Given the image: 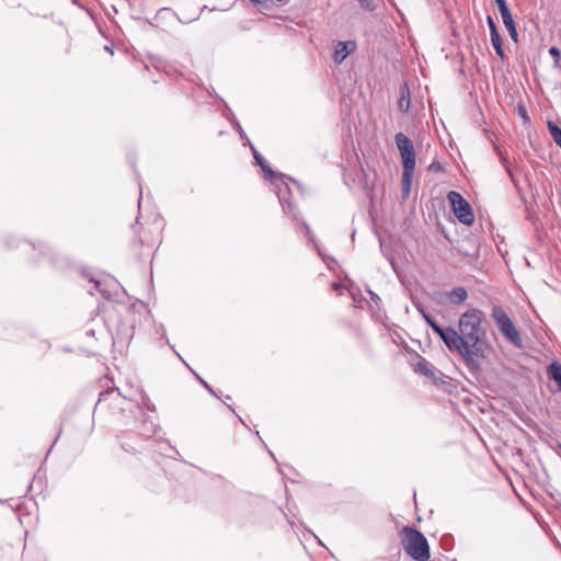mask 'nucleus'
Listing matches in <instances>:
<instances>
[{"instance_id": "12", "label": "nucleus", "mask_w": 561, "mask_h": 561, "mask_svg": "<svg viewBox=\"0 0 561 561\" xmlns=\"http://www.w3.org/2000/svg\"><path fill=\"white\" fill-rule=\"evenodd\" d=\"M467 297L468 293L463 287H456L448 294L450 302L456 305L463 302Z\"/></svg>"}, {"instance_id": "16", "label": "nucleus", "mask_w": 561, "mask_h": 561, "mask_svg": "<svg viewBox=\"0 0 561 561\" xmlns=\"http://www.w3.org/2000/svg\"><path fill=\"white\" fill-rule=\"evenodd\" d=\"M83 276L85 278L89 279V282L93 283L94 284V288L101 293L103 295L104 298L106 299H110L111 298V295L107 290H105L103 287H102V283L98 279H95L94 277L90 276L88 273H83Z\"/></svg>"}, {"instance_id": "5", "label": "nucleus", "mask_w": 561, "mask_h": 561, "mask_svg": "<svg viewBox=\"0 0 561 561\" xmlns=\"http://www.w3.org/2000/svg\"><path fill=\"white\" fill-rule=\"evenodd\" d=\"M447 198L457 219L463 225H472L474 221V215L470 204L463 198V196L456 191H450Z\"/></svg>"}, {"instance_id": "18", "label": "nucleus", "mask_w": 561, "mask_h": 561, "mask_svg": "<svg viewBox=\"0 0 561 561\" xmlns=\"http://www.w3.org/2000/svg\"><path fill=\"white\" fill-rule=\"evenodd\" d=\"M417 367L419 370L426 376H431L433 374L432 365L425 358H421V360L417 363Z\"/></svg>"}, {"instance_id": "13", "label": "nucleus", "mask_w": 561, "mask_h": 561, "mask_svg": "<svg viewBox=\"0 0 561 561\" xmlns=\"http://www.w3.org/2000/svg\"><path fill=\"white\" fill-rule=\"evenodd\" d=\"M548 371L550 378L557 383L559 390L561 391V365L557 362H553L549 365Z\"/></svg>"}, {"instance_id": "10", "label": "nucleus", "mask_w": 561, "mask_h": 561, "mask_svg": "<svg viewBox=\"0 0 561 561\" xmlns=\"http://www.w3.org/2000/svg\"><path fill=\"white\" fill-rule=\"evenodd\" d=\"M356 48V43L353 41L339 42L334 48L333 60L336 64H342L344 59Z\"/></svg>"}, {"instance_id": "20", "label": "nucleus", "mask_w": 561, "mask_h": 561, "mask_svg": "<svg viewBox=\"0 0 561 561\" xmlns=\"http://www.w3.org/2000/svg\"><path fill=\"white\" fill-rule=\"evenodd\" d=\"M549 54L556 58V61H558V59H559V58H560V56H561V53H560L559 48H558V47H556V46H552V47L549 49Z\"/></svg>"}, {"instance_id": "9", "label": "nucleus", "mask_w": 561, "mask_h": 561, "mask_svg": "<svg viewBox=\"0 0 561 561\" xmlns=\"http://www.w3.org/2000/svg\"><path fill=\"white\" fill-rule=\"evenodd\" d=\"M486 23L490 28L491 43L493 48L495 49L496 55L504 60L506 58L505 51L502 46V39L499 34L496 24L491 15L486 16Z\"/></svg>"}, {"instance_id": "14", "label": "nucleus", "mask_w": 561, "mask_h": 561, "mask_svg": "<svg viewBox=\"0 0 561 561\" xmlns=\"http://www.w3.org/2000/svg\"><path fill=\"white\" fill-rule=\"evenodd\" d=\"M414 170H403L402 171V192L404 195H409L411 191V183L413 178Z\"/></svg>"}, {"instance_id": "15", "label": "nucleus", "mask_w": 561, "mask_h": 561, "mask_svg": "<svg viewBox=\"0 0 561 561\" xmlns=\"http://www.w3.org/2000/svg\"><path fill=\"white\" fill-rule=\"evenodd\" d=\"M547 127L554 142L561 148V128L552 121H548Z\"/></svg>"}, {"instance_id": "24", "label": "nucleus", "mask_w": 561, "mask_h": 561, "mask_svg": "<svg viewBox=\"0 0 561 561\" xmlns=\"http://www.w3.org/2000/svg\"><path fill=\"white\" fill-rule=\"evenodd\" d=\"M502 162H503V165L505 167L507 173L510 175H512V172H511V169H510V165H508V161H507V159L505 157H502Z\"/></svg>"}, {"instance_id": "23", "label": "nucleus", "mask_w": 561, "mask_h": 561, "mask_svg": "<svg viewBox=\"0 0 561 561\" xmlns=\"http://www.w3.org/2000/svg\"><path fill=\"white\" fill-rule=\"evenodd\" d=\"M431 171H438L442 169L440 164L438 162H433L430 164V168H428Z\"/></svg>"}, {"instance_id": "29", "label": "nucleus", "mask_w": 561, "mask_h": 561, "mask_svg": "<svg viewBox=\"0 0 561 561\" xmlns=\"http://www.w3.org/2000/svg\"><path fill=\"white\" fill-rule=\"evenodd\" d=\"M34 481H35V476L32 478V482H31V484L28 485V491H31V489H32V484H33V482H34Z\"/></svg>"}, {"instance_id": "17", "label": "nucleus", "mask_w": 561, "mask_h": 561, "mask_svg": "<svg viewBox=\"0 0 561 561\" xmlns=\"http://www.w3.org/2000/svg\"><path fill=\"white\" fill-rule=\"evenodd\" d=\"M12 507H13V510L16 511L18 517L20 519V523L23 525L24 524V518L30 517V512L26 508V504L25 503H19L15 506H12Z\"/></svg>"}, {"instance_id": "6", "label": "nucleus", "mask_w": 561, "mask_h": 561, "mask_svg": "<svg viewBox=\"0 0 561 561\" xmlns=\"http://www.w3.org/2000/svg\"><path fill=\"white\" fill-rule=\"evenodd\" d=\"M394 140L401 156L403 170H415V150L412 140L403 133H398Z\"/></svg>"}, {"instance_id": "28", "label": "nucleus", "mask_w": 561, "mask_h": 561, "mask_svg": "<svg viewBox=\"0 0 561 561\" xmlns=\"http://www.w3.org/2000/svg\"><path fill=\"white\" fill-rule=\"evenodd\" d=\"M85 334L88 336H94V330L90 329V330H87Z\"/></svg>"}, {"instance_id": "27", "label": "nucleus", "mask_w": 561, "mask_h": 561, "mask_svg": "<svg viewBox=\"0 0 561 561\" xmlns=\"http://www.w3.org/2000/svg\"><path fill=\"white\" fill-rule=\"evenodd\" d=\"M369 295H370V298H371V300H373V301H375V302H376L377 300H379V297H378V295H377V294H375V293H373V291H369Z\"/></svg>"}, {"instance_id": "2", "label": "nucleus", "mask_w": 561, "mask_h": 561, "mask_svg": "<svg viewBox=\"0 0 561 561\" xmlns=\"http://www.w3.org/2000/svg\"><path fill=\"white\" fill-rule=\"evenodd\" d=\"M251 149H252L253 157H254L256 163L261 167L265 176H267L272 183L277 185V187H278L277 195H278L279 203L283 206L284 211L286 214L295 217V214H294L295 207L289 199L291 192L288 186L287 180L291 181L297 186H298V183L285 174L274 172L270 168V165L267 164L265 159L256 151V149L253 146L251 147Z\"/></svg>"}, {"instance_id": "4", "label": "nucleus", "mask_w": 561, "mask_h": 561, "mask_svg": "<svg viewBox=\"0 0 561 561\" xmlns=\"http://www.w3.org/2000/svg\"><path fill=\"white\" fill-rule=\"evenodd\" d=\"M491 318L495 322L499 331L501 332L505 341H507L517 348L523 347V340L519 331L516 329L512 319L508 317L506 311L501 306L492 307Z\"/></svg>"}, {"instance_id": "25", "label": "nucleus", "mask_w": 561, "mask_h": 561, "mask_svg": "<svg viewBox=\"0 0 561 561\" xmlns=\"http://www.w3.org/2000/svg\"><path fill=\"white\" fill-rule=\"evenodd\" d=\"M198 379L201 380V382L203 383V386L210 392V393H214V390L210 388V386L204 381L202 378L198 377Z\"/></svg>"}, {"instance_id": "19", "label": "nucleus", "mask_w": 561, "mask_h": 561, "mask_svg": "<svg viewBox=\"0 0 561 561\" xmlns=\"http://www.w3.org/2000/svg\"><path fill=\"white\" fill-rule=\"evenodd\" d=\"M360 7L365 10L373 11L375 10V4L373 0H357Z\"/></svg>"}, {"instance_id": "21", "label": "nucleus", "mask_w": 561, "mask_h": 561, "mask_svg": "<svg viewBox=\"0 0 561 561\" xmlns=\"http://www.w3.org/2000/svg\"><path fill=\"white\" fill-rule=\"evenodd\" d=\"M518 114L524 118L525 122L529 119L527 111L524 105H518Z\"/></svg>"}, {"instance_id": "7", "label": "nucleus", "mask_w": 561, "mask_h": 561, "mask_svg": "<svg viewBox=\"0 0 561 561\" xmlns=\"http://www.w3.org/2000/svg\"><path fill=\"white\" fill-rule=\"evenodd\" d=\"M494 1L497 4V8H499V11L501 13L503 23H504V25H505V27H506L511 38L514 42H517L518 34H517V31H516V27H515V23H514L511 10H510V8H508V5L506 3V0H494Z\"/></svg>"}, {"instance_id": "1", "label": "nucleus", "mask_w": 561, "mask_h": 561, "mask_svg": "<svg viewBox=\"0 0 561 561\" xmlns=\"http://www.w3.org/2000/svg\"><path fill=\"white\" fill-rule=\"evenodd\" d=\"M484 314L481 310L472 308L463 312L456 330L455 352H457L468 370L478 375L481 370L479 359L486 358L489 345L486 332L482 328Z\"/></svg>"}, {"instance_id": "8", "label": "nucleus", "mask_w": 561, "mask_h": 561, "mask_svg": "<svg viewBox=\"0 0 561 561\" xmlns=\"http://www.w3.org/2000/svg\"><path fill=\"white\" fill-rule=\"evenodd\" d=\"M432 330L442 339L450 352H455L456 329L451 327L442 328L437 322L431 323Z\"/></svg>"}, {"instance_id": "22", "label": "nucleus", "mask_w": 561, "mask_h": 561, "mask_svg": "<svg viewBox=\"0 0 561 561\" xmlns=\"http://www.w3.org/2000/svg\"><path fill=\"white\" fill-rule=\"evenodd\" d=\"M142 402H144V405H145L149 411H154V405L150 402L149 398L144 397V398H142Z\"/></svg>"}, {"instance_id": "26", "label": "nucleus", "mask_w": 561, "mask_h": 561, "mask_svg": "<svg viewBox=\"0 0 561 561\" xmlns=\"http://www.w3.org/2000/svg\"><path fill=\"white\" fill-rule=\"evenodd\" d=\"M424 319L427 322V324L431 327V323H436L430 316L424 314Z\"/></svg>"}, {"instance_id": "3", "label": "nucleus", "mask_w": 561, "mask_h": 561, "mask_svg": "<svg viewBox=\"0 0 561 561\" xmlns=\"http://www.w3.org/2000/svg\"><path fill=\"white\" fill-rule=\"evenodd\" d=\"M404 551L415 561L430 559V546L425 536L415 528L404 527L402 530Z\"/></svg>"}, {"instance_id": "11", "label": "nucleus", "mask_w": 561, "mask_h": 561, "mask_svg": "<svg viewBox=\"0 0 561 561\" xmlns=\"http://www.w3.org/2000/svg\"><path fill=\"white\" fill-rule=\"evenodd\" d=\"M398 108L402 113H407L410 108V91L407 83L400 90V99L398 101Z\"/></svg>"}]
</instances>
